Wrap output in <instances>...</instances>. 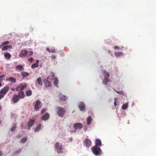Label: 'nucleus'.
I'll return each mask as SVG.
<instances>
[{
  "mask_svg": "<svg viewBox=\"0 0 156 156\" xmlns=\"http://www.w3.org/2000/svg\"><path fill=\"white\" fill-rule=\"evenodd\" d=\"M55 147L56 149L57 152L58 153L62 152V146L58 142H56L55 145Z\"/></svg>",
  "mask_w": 156,
  "mask_h": 156,
  "instance_id": "4",
  "label": "nucleus"
},
{
  "mask_svg": "<svg viewBox=\"0 0 156 156\" xmlns=\"http://www.w3.org/2000/svg\"><path fill=\"white\" fill-rule=\"evenodd\" d=\"M4 56L6 58L10 59L11 57L10 54L9 53H5Z\"/></svg>",
  "mask_w": 156,
  "mask_h": 156,
  "instance_id": "20",
  "label": "nucleus"
},
{
  "mask_svg": "<svg viewBox=\"0 0 156 156\" xmlns=\"http://www.w3.org/2000/svg\"><path fill=\"white\" fill-rule=\"evenodd\" d=\"M92 151L95 155H98L102 153L101 149L99 147L94 146L92 148Z\"/></svg>",
  "mask_w": 156,
  "mask_h": 156,
  "instance_id": "2",
  "label": "nucleus"
},
{
  "mask_svg": "<svg viewBox=\"0 0 156 156\" xmlns=\"http://www.w3.org/2000/svg\"><path fill=\"white\" fill-rule=\"evenodd\" d=\"M16 128V126L15 125L13 126L11 129V131H13L15 130V129Z\"/></svg>",
  "mask_w": 156,
  "mask_h": 156,
  "instance_id": "39",
  "label": "nucleus"
},
{
  "mask_svg": "<svg viewBox=\"0 0 156 156\" xmlns=\"http://www.w3.org/2000/svg\"><path fill=\"white\" fill-rule=\"evenodd\" d=\"M6 80L7 81L10 82L12 83H15L16 82V79L13 78L12 77H9L8 78L6 79Z\"/></svg>",
  "mask_w": 156,
  "mask_h": 156,
  "instance_id": "15",
  "label": "nucleus"
},
{
  "mask_svg": "<svg viewBox=\"0 0 156 156\" xmlns=\"http://www.w3.org/2000/svg\"><path fill=\"white\" fill-rule=\"evenodd\" d=\"M21 87V85H20L18 86L16 89V90L17 91H19L20 90V87Z\"/></svg>",
  "mask_w": 156,
  "mask_h": 156,
  "instance_id": "40",
  "label": "nucleus"
},
{
  "mask_svg": "<svg viewBox=\"0 0 156 156\" xmlns=\"http://www.w3.org/2000/svg\"><path fill=\"white\" fill-rule=\"evenodd\" d=\"M41 124H40L38 125L35 128L34 131L36 132H37L40 130L41 128Z\"/></svg>",
  "mask_w": 156,
  "mask_h": 156,
  "instance_id": "27",
  "label": "nucleus"
},
{
  "mask_svg": "<svg viewBox=\"0 0 156 156\" xmlns=\"http://www.w3.org/2000/svg\"><path fill=\"white\" fill-rule=\"evenodd\" d=\"M20 85H21V87H20V90H23L24 89V88L27 87L26 85H23L22 84H20Z\"/></svg>",
  "mask_w": 156,
  "mask_h": 156,
  "instance_id": "35",
  "label": "nucleus"
},
{
  "mask_svg": "<svg viewBox=\"0 0 156 156\" xmlns=\"http://www.w3.org/2000/svg\"><path fill=\"white\" fill-rule=\"evenodd\" d=\"M39 65L36 63H34L32 64L31 66V68L34 69L35 68H37L38 67Z\"/></svg>",
  "mask_w": 156,
  "mask_h": 156,
  "instance_id": "32",
  "label": "nucleus"
},
{
  "mask_svg": "<svg viewBox=\"0 0 156 156\" xmlns=\"http://www.w3.org/2000/svg\"><path fill=\"white\" fill-rule=\"evenodd\" d=\"M9 43V41H6L2 43V44L1 45V47L4 46L8 44Z\"/></svg>",
  "mask_w": 156,
  "mask_h": 156,
  "instance_id": "30",
  "label": "nucleus"
},
{
  "mask_svg": "<svg viewBox=\"0 0 156 156\" xmlns=\"http://www.w3.org/2000/svg\"><path fill=\"white\" fill-rule=\"evenodd\" d=\"M92 120V119L91 118V116H89L87 119V125H89L91 121Z\"/></svg>",
  "mask_w": 156,
  "mask_h": 156,
  "instance_id": "21",
  "label": "nucleus"
},
{
  "mask_svg": "<svg viewBox=\"0 0 156 156\" xmlns=\"http://www.w3.org/2000/svg\"><path fill=\"white\" fill-rule=\"evenodd\" d=\"M85 131L87 129V127H83Z\"/></svg>",
  "mask_w": 156,
  "mask_h": 156,
  "instance_id": "47",
  "label": "nucleus"
},
{
  "mask_svg": "<svg viewBox=\"0 0 156 156\" xmlns=\"http://www.w3.org/2000/svg\"><path fill=\"white\" fill-rule=\"evenodd\" d=\"M114 48L115 49H117L118 50H119L120 49V48L119 47H118V46H114Z\"/></svg>",
  "mask_w": 156,
  "mask_h": 156,
  "instance_id": "42",
  "label": "nucleus"
},
{
  "mask_svg": "<svg viewBox=\"0 0 156 156\" xmlns=\"http://www.w3.org/2000/svg\"><path fill=\"white\" fill-rule=\"evenodd\" d=\"M46 108H43L41 111V114H43L46 111Z\"/></svg>",
  "mask_w": 156,
  "mask_h": 156,
  "instance_id": "38",
  "label": "nucleus"
},
{
  "mask_svg": "<svg viewBox=\"0 0 156 156\" xmlns=\"http://www.w3.org/2000/svg\"><path fill=\"white\" fill-rule=\"evenodd\" d=\"M56 109V112L58 115L60 117H63L65 112V109L61 107H58Z\"/></svg>",
  "mask_w": 156,
  "mask_h": 156,
  "instance_id": "3",
  "label": "nucleus"
},
{
  "mask_svg": "<svg viewBox=\"0 0 156 156\" xmlns=\"http://www.w3.org/2000/svg\"><path fill=\"white\" fill-rule=\"evenodd\" d=\"M19 97L17 94L13 95L12 100L14 103H16L19 100Z\"/></svg>",
  "mask_w": 156,
  "mask_h": 156,
  "instance_id": "9",
  "label": "nucleus"
},
{
  "mask_svg": "<svg viewBox=\"0 0 156 156\" xmlns=\"http://www.w3.org/2000/svg\"><path fill=\"white\" fill-rule=\"evenodd\" d=\"M27 50H23L21 51L20 53L19 54V56L21 58H25L27 56Z\"/></svg>",
  "mask_w": 156,
  "mask_h": 156,
  "instance_id": "8",
  "label": "nucleus"
},
{
  "mask_svg": "<svg viewBox=\"0 0 156 156\" xmlns=\"http://www.w3.org/2000/svg\"><path fill=\"white\" fill-rule=\"evenodd\" d=\"M46 50L49 52H51L54 53L55 52V50L54 48L50 49L49 48H46Z\"/></svg>",
  "mask_w": 156,
  "mask_h": 156,
  "instance_id": "22",
  "label": "nucleus"
},
{
  "mask_svg": "<svg viewBox=\"0 0 156 156\" xmlns=\"http://www.w3.org/2000/svg\"><path fill=\"white\" fill-rule=\"evenodd\" d=\"M4 76V75H2L0 76V82H2V81L3 80V77Z\"/></svg>",
  "mask_w": 156,
  "mask_h": 156,
  "instance_id": "41",
  "label": "nucleus"
},
{
  "mask_svg": "<svg viewBox=\"0 0 156 156\" xmlns=\"http://www.w3.org/2000/svg\"><path fill=\"white\" fill-rule=\"evenodd\" d=\"M1 122H1V121L0 120V124H1Z\"/></svg>",
  "mask_w": 156,
  "mask_h": 156,
  "instance_id": "52",
  "label": "nucleus"
},
{
  "mask_svg": "<svg viewBox=\"0 0 156 156\" xmlns=\"http://www.w3.org/2000/svg\"><path fill=\"white\" fill-rule=\"evenodd\" d=\"M115 91L118 94H121L122 93V92L119 91H118L116 90H115Z\"/></svg>",
  "mask_w": 156,
  "mask_h": 156,
  "instance_id": "43",
  "label": "nucleus"
},
{
  "mask_svg": "<svg viewBox=\"0 0 156 156\" xmlns=\"http://www.w3.org/2000/svg\"><path fill=\"white\" fill-rule=\"evenodd\" d=\"M95 146L97 147L101 146V142L100 139H96L95 142Z\"/></svg>",
  "mask_w": 156,
  "mask_h": 156,
  "instance_id": "14",
  "label": "nucleus"
},
{
  "mask_svg": "<svg viewBox=\"0 0 156 156\" xmlns=\"http://www.w3.org/2000/svg\"><path fill=\"white\" fill-rule=\"evenodd\" d=\"M33 60H34V59L33 58H30L28 59V60L30 61V62H32Z\"/></svg>",
  "mask_w": 156,
  "mask_h": 156,
  "instance_id": "44",
  "label": "nucleus"
},
{
  "mask_svg": "<svg viewBox=\"0 0 156 156\" xmlns=\"http://www.w3.org/2000/svg\"><path fill=\"white\" fill-rule=\"evenodd\" d=\"M2 155V151H0V156Z\"/></svg>",
  "mask_w": 156,
  "mask_h": 156,
  "instance_id": "48",
  "label": "nucleus"
},
{
  "mask_svg": "<svg viewBox=\"0 0 156 156\" xmlns=\"http://www.w3.org/2000/svg\"><path fill=\"white\" fill-rule=\"evenodd\" d=\"M83 127V125L80 122L75 123L73 126V128L75 129V130L81 129Z\"/></svg>",
  "mask_w": 156,
  "mask_h": 156,
  "instance_id": "6",
  "label": "nucleus"
},
{
  "mask_svg": "<svg viewBox=\"0 0 156 156\" xmlns=\"http://www.w3.org/2000/svg\"><path fill=\"white\" fill-rule=\"evenodd\" d=\"M104 73H105V75L104 76H106L107 77H109L110 75L109 73L108 72H106V71H105L104 72Z\"/></svg>",
  "mask_w": 156,
  "mask_h": 156,
  "instance_id": "36",
  "label": "nucleus"
},
{
  "mask_svg": "<svg viewBox=\"0 0 156 156\" xmlns=\"http://www.w3.org/2000/svg\"><path fill=\"white\" fill-rule=\"evenodd\" d=\"M1 108H2V107H1V105H0V111L1 110Z\"/></svg>",
  "mask_w": 156,
  "mask_h": 156,
  "instance_id": "50",
  "label": "nucleus"
},
{
  "mask_svg": "<svg viewBox=\"0 0 156 156\" xmlns=\"http://www.w3.org/2000/svg\"><path fill=\"white\" fill-rule=\"evenodd\" d=\"M37 83L40 85H42L43 83L42 81V80L41 77H39L37 79Z\"/></svg>",
  "mask_w": 156,
  "mask_h": 156,
  "instance_id": "18",
  "label": "nucleus"
},
{
  "mask_svg": "<svg viewBox=\"0 0 156 156\" xmlns=\"http://www.w3.org/2000/svg\"><path fill=\"white\" fill-rule=\"evenodd\" d=\"M35 121V119H31L30 120V121H29L28 123V129H30V128L33 125Z\"/></svg>",
  "mask_w": 156,
  "mask_h": 156,
  "instance_id": "12",
  "label": "nucleus"
},
{
  "mask_svg": "<svg viewBox=\"0 0 156 156\" xmlns=\"http://www.w3.org/2000/svg\"><path fill=\"white\" fill-rule=\"evenodd\" d=\"M42 104L40 101L37 100L36 101L34 106V109L35 111H37L41 107Z\"/></svg>",
  "mask_w": 156,
  "mask_h": 156,
  "instance_id": "5",
  "label": "nucleus"
},
{
  "mask_svg": "<svg viewBox=\"0 0 156 156\" xmlns=\"http://www.w3.org/2000/svg\"><path fill=\"white\" fill-rule=\"evenodd\" d=\"M26 94L27 96H31L32 94V91L30 90H29L27 91L26 92Z\"/></svg>",
  "mask_w": 156,
  "mask_h": 156,
  "instance_id": "25",
  "label": "nucleus"
},
{
  "mask_svg": "<svg viewBox=\"0 0 156 156\" xmlns=\"http://www.w3.org/2000/svg\"><path fill=\"white\" fill-rule=\"evenodd\" d=\"M39 60H36V62L35 63L38 64V63H39Z\"/></svg>",
  "mask_w": 156,
  "mask_h": 156,
  "instance_id": "45",
  "label": "nucleus"
},
{
  "mask_svg": "<svg viewBox=\"0 0 156 156\" xmlns=\"http://www.w3.org/2000/svg\"><path fill=\"white\" fill-rule=\"evenodd\" d=\"M60 101H65L66 99V97L64 95H61L60 97Z\"/></svg>",
  "mask_w": 156,
  "mask_h": 156,
  "instance_id": "26",
  "label": "nucleus"
},
{
  "mask_svg": "<svg viewBox=\"0 0 156 156\" xmlns=\"http://www.w3.org/2000/svg\"><path fill=\"white\" fill-rule=\"evenodd\" d=\"M11 90H12L13 91H14L15 90V89L13 88H11Z\"/></svg>",
  "mask_w": 156,
  "mask_h": 156,
  "instance_id": "49",
  "label": "nucleus"
},
{
  "mask_svg": "<svg viewBox=\"0 0 156 156\" xmlns=\"http://www.w3.org/2000/svg\"><path fill=\"white\" fill-rule=\"evenodd\" d=\"M115 56L117 57H118L120 56H121L122 55V52H116L115 53Z\"/></svg>",
  "mask_w": 156,
  "mask_h": 156,
  "instance_id": "24",
  "label": "nucleus"
},
{
  "mask_svg": "<svg viewBox=\"0 0 156 156\" xmlns=\"http://www.w3.org/2000/svg\"><path fill=\"white\" fill-rule=\"evenodd\" d=\"M49 114L48 113H46L42 116L41 119L43 120H47L49 119Z\"/></svg>",
  "mask_w": 156,
  "mask_h": 156,
  "instance_id": "11",
  "label": "nucleus"
},
{
  "mask_svg": "<svg viewBox=\"0 0 156 156\" xmlns=\"http://www.w3.org/2000/svg\"><path fill=\"white\" fill-rule=\"evenodd\" d=\"M128 106L127 103H125L122 105V109L125 110L127 108Z\"/></svg>",
  "mask_w": 156,
  "mask_h": 156,
  "instance_id": "31",
  "label": "nucleus"
},
{
  "mask_svg": "<svg viewBox=\"0 0 156 156\" xmlns=\"http://www.w3.org/2000/svg\"><path fill=\"white\" fill-rule=\"evenodd\" d=\"M2 86V84L1 83H0V87H1Z\"/></svg>",
  "mask_w": 156,
  "mask_h": 156,
  "instance_id": "51",
  "label": "nucleus"
},
{
  "mask_svg": "<svg viewBox=\"0 0 156 156\" xmlns=\"http://www.w3.org/2000/svg\"><path fill=\"white\" fill-rule=\"evenodd\" d=\"M47 80L45 83V86L47 87H51V83L50 82L48 81V77H47Z\"/></svg>",
  "mask_w": 156,
  "mask_h": 156,
  "instance_id": "19",
  "label": "nucleus"
},
{
  "mask_svg": "<svg viewBox=\"0 0 156 156\" xmlns=\"http://www.w3.org/2000/svg\"><path fill=\"white\" fill-rule=\"evenodd\" d=\"M9 89V87L6 86L0 91V100L3 98Z\"/></svg>",
  "mask_w": 156,
  "mask_h": 156,
  "instance_id": "1",
  "label": "nucleus"
},
{
  "mask_svg": "<svg viewBox=\"0 0 156 156\" xmlns=\"http://www.w3.org/2000/svg\"><path fill=\"white\" fill-rule=\"evenodd\" d=\"M51 58H52L54 59H55V55H53L52 56Z\"/></svg>",
  "mask_w": 156,
  "mask_h": 156,
  "instance_id": "46",
  "label": "nucleus"
},
{
  "mask_svg": "<svg viewBox=\"0 0 156 156\" xmlns=\"http://www.w3.org/2000/svg\"><path fill=\"white\" fill-rule=\"evenodd\" d=\"M117 98H114V105L115 106H116L117 105Z\"/></svg>",
  "mask_w": 156,
  "mask_h": 156,
  "instance_id": "37",
  "label": "nucleus"
},
{
  "mask_svg": "<svg viewBox=\"0 0 156 156\" xmlns=\"http://www.w3.org/2000/svg\"><path fill=\"white\" fill-rule=\"evenodd\" d=\"M27 139L26 137H23L21 140V142L22 143H25L27 140Z\"/></svg>",
  "mask_w": 156,
  "mask_h": 156,
  "instance_id": "33",
  "label": "nucleus"
},
{
  "mask_svg": "<svg viewBox=\"0 0 156 156\" xmlns=\"http://www.w3.org/2000/svg\"><path fill=\"white\" fill-rule=\"evenodd\" d=\"M1 45H0V48L1 47Z\"/></svg>",
  "mask_w": 156,
  "mask_h": 156,
  "instance_id": "53",
  "label": "nucleus"
},
{
  "mask_svg": "<svg viewBox=\"0 0 156 156\" xmlns=\"http://www.w3.org/2000/svg\"><path fill=\"white\" fill-rule=\"evenodd\" d=\"M84 144L87 147H89L91 145V140L88 139H85L83 142Z\"/></svg>",
  "mask_w": 156,
  "mask_h": 156,
  "instance_id": "7",
  "label": "nucleus"
},
{
  "mask_svg": "<svg viewBox=\"0 0 156 156\" xmlns=\"http://www.w3.org/2000/svg\"><path fill=\"white\" fill-rule=\"evenodd\" d=\"M79 108L80 110L83 111L84 110L85 108V105L83 102H81L79 105Z\"/></svg>",
  "mask_w": 156,
  "mask_h": 156,
  "instance_id": "10",
  "label": "nucleus"
},
{
  "mask_svg": "<svg viewBox=\"0 0 156 156\" xmlns=\"http://www.w3.org/2000/svg\"><path fill=\"white\" fill-rule=\"evenodd\" d=\"M104 76L105 78L103 80V83L104 84L107 85L108 83L110 81L109 77H107L105 76Z\"/></svg>",
  "mask_w": 156,
  "mask_h": 156,
  "instance_id": "16",
  "label": "nucleus"
},
{
  "mask_svg": "<svg viewBox=\"0 0 156 156\" xmlns=\"http://www.w3.org/2000/svg\"><path fill=\"white\" fill-rule=\"evenodd\" d=\"M21 74L23 78L25 77V76H28L29 75L28 73L24 72H22Z\"/></svg>",
  "mask_w": 156,
  "mask_h": 156,
  "instance_id": "23",
  "label": "nucleus"
},
{
  "mask_svg": "<svg viewBox=\"0 0 156 156\" xmlns=\"http://www.w3.org/2000/svg\"><path fill=\"white\" fill-rule=\"evenodd\" d=\"M16 69L20 70H21L23 69V66L21 65H19L16 66Z\"/></svg>",
  "mask_w": 156,
  "mask_h": 156,
  "instance_id": "28",
  "label": "nucleus"
},
{
  "mask_svg": "<svg viewBox=\"0 0 156 156\" xmlns=\"http://www.w3.org/2000/svg\"><path fill=\"white\" fill-rule=\"evenodd\" d=\"M18 96L20 98H23L25 96L24 93L23 91H21L18 93Z\"/></svg>",
  "mask_w": 156,
  "mask_h": 156,
  "instance_id": "13",
  "label": "nucleus"
},
{
  "mask_svg": "<svg viewBox=\"0 0 156 156\" xmlns=\"http://www.w3.org/2000/svg\"><path fill=\"white\" fill-rule=\"evenodd\" d=\"M27 56L28 55H31L33 54V52L32 51H27Z\"/></svg>",
  "mask_w": 156,
  "mask_h": 156,
  "instance_id": "34",
  "label": "nucleus"
},
{
  "mask_svg": "<svg viewBox=\"0 0 156 156\" xmlns=\"http://www.w3.org/2000/svg\"><path fill=\"white\" fill-rule=\"evenodd\" d=\"M12 48V46L11 45H8L4 46L2 48V51H4L7 50L9 48L11 49Z\"/></svg>",
  "mask_w": 156,
  "mask_h": 156,
  "instance_id": "17",
  "label": "nucleus"
},
{
  "mask_svg": "<svg viewBox=\"0 0 156 156\" xmlns=\"http://www.w3.org/2000/svg\"><path fill=\"white\" fill-rule=\"evenodd\" d=\"M58 79H57V78H55V80L54 82V85H55V86L57 87L58 86Z\"/></svg>",
  "mask_w": 156,
  "mask_h": 156,
  "instance_id": "29",
  "label": "nucleus"
}]
</instances>
